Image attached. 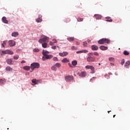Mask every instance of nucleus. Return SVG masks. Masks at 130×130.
Instances as JSON below:
<instances>
[{
    "label": "nucleus",
    "instance_id": "2f4dec72",
    "mask_svg": "<svg viewBox=\"0 0 130 130\" xmlns=\"http://www.w3.org/2000/svg\"><path fill=\"white\" fill-rule=\"evenodd\" d=\"M6 44H7V41H4L3 43L2 44V46L3 47H5V45H6Z\"/></svg>",
    "mask_w": 130,
    "mask_h": 130
},
{
    "label": "nucleus",
    "instance_id": "6e6552de",
    "mask_svg": "<svg viewBox=\"0 0 130 130\" xmlns=\"http://www.w3.org/2000/svg\"><path fill=\"white\" fill-rule=\"evenodd\" d=\"M73 79L74 77L71 76H68L65 78V80L67 82H71V81H73Z\"/></svg>",
    "mask_w": 130,
    "mask_h": 130
},
{
    "label": "nucleus",
    "instance_id": "6ab92c4d",
    "mask_svg": "<svg viewBox=\"0 0 130 130\" xmlns=\"http://www.w3.org/2000/svg\"><path fill=\"white\" fill-rule=\"evenodd\" d=\"M106 22H112V19L110 17H107L105 18Z\"/></svg>",
    "mask_w": 130,
    "mask_h": 130
},
{
    "label": "nucleus",
    "instance_id": "5701e85b",
    "mask_svg": "<svg viewBox=\"0 0 130 130\" xmlns=\"http://www.w3.org/2000/svg\"><path fill=\"white\" fill-rule=\"evenodd\" d=\"M6 70L8 72H12V71H13V69L12 68H11L10 67H6Z\"/></svg>",
    "mask_w": 130,
    "mask_h": 130
},
{
    "label": "nucleus",
    "instance_id": "a19ab883",
    "mask_svg": "<svg viewBox=\"0 0 130 130\" xmlns=\"http://www.w3.org/2000/svg\"><path fill=\"white\" fill-rule=\"evenodd\" d=\"M121 64L122 66H123V64H124V59H122L121 60Z\"/></svg>",
    "mask_w": 130,
    "mask_h": 130
},
{
    "label": "nucleus",
    "instance_id": "4468645a",
    "mask_svg": "<svg viewBox=\"0 0 130 130\" xmlns=\"http://www.w3.org/2000/svg\"><path fill=\"white\" fill-rule=\"evenodd\" d=\"M129 66H130V61H126L124 64V67L126 68V69H128L129 68Z\"/></svg>",
    "mask_w": 130,
    "mask_h": 130
},
{
    "label": "nucleus",
    "instance_id": "680f3d73",
    "mask_svg": "<svg viewBox=\"0 0 130 130\" xmlns=\"http://www.w3.org/2000/svg\"><path fill=\"white\" fill-rule=\"evenodd\" d=\"M115 116H116L115 115H113V117H114V118L115 117Z\"/></svg>",
    "mask_w": 130,
    "mask_h": 130
},
{
    "label": "nucleus",
    "instance_id": "7ed1b4c3",
    "mask_svg": "<svg viewBox=\"0 0 130 130\" xmlns=\"http://www.w3.org/2000/svg\"><path fill=\"white\" fill-rule=\"evenodd\" d=\"M49 41V38L46 36H45L44 38H43L42 39H40L39 40V43H42V42L48 43Z\"/></svg>",
    "mask_w": 130,
    "mask_h": 130
},
{
    "label": "nucleus",
    "instance_id": "603ef678",
    "mask_svg": "<svg viewBox=\"0 0 130 130\" xmlns=\"http://www.w3.org/2000/svg\"><path fill=\"white\" fill-rule=\"evenodd\" d=\"M2 53L4 54H7V50L5 51H2Z\"/></svg>",
    "mask_w": 130,
    "mask_h": 130
},
{
    "label": "nucleus",
    "instance_id": "49530a36",
    "mask_svg": "<svg viewBox=\"0 0 130 130\" xmlns=\"http://www.w3.org/2000/svg\"><path fill=\"white\" fill-rule=\"evenodd\" d=\"M49 44H50V45H51V46H53V45H54V43H53L52 42H50Z\"/></svg>",
    "mask_w": 130,
    "mask_h": 130
},
{
    "label": "nucleus",
    "instance_id": "f704fd0d",
    "mask_svg": "<svg viewBox=\"0 0 130 130\" xmlns=\"http://www.w3.org/2000/svg\"><path fill=\"white\" fill-rule=\"evenodd\" d=\"M83 19L82 18H80V17H79L78 19H77V21L78 22H82Z\"/></svg>",
    "mask_w": 130,
    "mask_h": 130
},
{
    "label": "nucleus",
    "instance_id": "f8f14e48",
    "mask_svg": "<svg viewBox=\"0 0 130 130\" xmlns=\"http://www.w3.org/2000/svg\"><path fill=\"white\" fill-rule=\"evenodd\" d=\"M94 17L96 20H100L102 18V16L99 14H95Z\"/></svg>",
    "mask_w": 130,
    "mask_h": 130
},
{
    "label": "nucleus",
    "instance_id": "2eb2a0df",
    "mask_svg": "<svg viewBox=\"0 0 130 130\" xmlns=\"http://www.w3.org/2000/svg\"><path fill=\"white\" fill-rule=\"evenodd\" d=\"M91 49L92 50H93V51L98 50L99 48L98 46L93 45L91 46Z\"/></svg>",
    "mask_w": 130,
    "mask_h": 130
},
{
    "label": "nucleus",
    "instance_id": "a878e982",
    "mask_svg": "<svg viewBox=\"0 0 130 130\" xmlns=\"http://www.w3.org/2000/svg\"><path fill=\"white\" fill-rule=\"evenodd\" d=\"M73 66H77L78 64V61L77 60H74L72 62Z\"/></svg>",
    "mask_w": 130,
    "mask_h": 130
},
{
    "label": "nucleus",
    "instance_id": "423d86ee",
    "mask_svg": "<svg viewBox=\"0 0 130 130\" xmlns=\"http://www.w3.org/2000/svg\"><path fill=\"white\" fill-rule=\"evenodd\" d=\"M78 75L81 78H85L87 76V72L86 71L81 72V73H78Z\"/></svg>",
    "mask_w": 130,
    "mask_h": 130
},
{
    "label": "nucleus",
    "instance_id": "f257e3e1",
    "mask_svg": "<svg viewBox=\"0 0 130 130\" xmlns=\"http://www.w3.org/2000/svg\"><path fill=\"white\" fill-rule=\"evenodd\" d=\"M98 43L99 44H105V43L109 44V43H110V40L106 38H103L98 41Z\"/></svg>",
    "mask_w": 130,
    "mask_h": 130
},
{
    "label": "nucleus",
    "instance_id": "de8ad7c7",
    "mask_svg": "<svg viewBox=\"0 0 130 130\" xmlns=\"http://www.w3.org/2000/svg\"><path fill=\"white\" fill-rule=\"evenodd\" d=\"M53 60H54V61H55L58 60V59L57 58V57H55L53 58Z\"/></svg>",
    "mask_w": 130,
    "mask_h": 130
},
{
    "label": "nucleus",
    "instance_id": "c756f323",
    "mask_svg": "<svg viewBox=\"0 0 130 130\" xmlns=\"http://www.w3.org/2000/svg\"><path fill=\"white\" fill-rule=\"evenodd\" d=\"M71 49L72 50H77V49H78V47H75L73 46L71 47Z\"/></svg>",
    "mask_w": 130,
    "mask_h": 130
},
{
    "label": "nucleus",
    "instance_id": "338daca9",
    "mask_svg": "<svg viewBox=\"0 0 130 130\" xmlns=\"http://www.w3.org/2000/svg\"><path fill=\"white\" fill-rule=\"evenodd\" d=\"M7 129H9V128H8Z\"/></svg>",
    "mask_w": 130,
    "mask_h": 130
},
{
    "label": "nucleus",
    "instance_id": "e433bc0d",
    "mask_svg": "<svg viewBox=\"0 0 130 130\" xmlns=\"http://www.w3.org/2000/svg\"><path fill=\"white\" fill-rule=\"evenodd\" d=\"M110 61H114V58L113 57H110L109 58Z\"/></svg>",
    "mask_w": 130,
    "mask_h": 130
},
{
    "label": "nucleus",
    "instance_id": "a211bd4d",
    "mask_svg": "<svg viewBox=\"0 0 130 130\" xmlns=\"http://www.w3.org/2000/svg\"><path fill=\"white\" fill-rule=\"evenodd\" d=\"M6 62H7L8 64H12L13 62V59H8L6 60Z\"/></svg>",
    "mask_w": 130,
    "mask_h": 130
},
{
    "label": "nucleus",
    "instance_id": "58836bf2",
    "mask_svg": "<svg viewBox=\"0 0 130 130\" xmlns=\"http://www.w3.org/2000/svg\"><path fill=\"white\" fill-rule=\"evenodd\" d=\"M83 46L86 47H87V45H88V44L86 42H83Z\"/></svg>",
    "mask_w": 130,
    "mask_h": 130
},
{
    "label": "nucleus",
    "instance_id": "a18cd8bd",
    "mask_svg": "<svg viewBox=\"0 0 130 130\" xmlns=\"http://www.w3.org/2000/svg\"><path fill=\"white\" fill-rule=\"evenodd\" d=\"M90 70H91V71H95V68L92 66H91V67H90Z\"/></svg>",
    "mask_w": 130,
    "mask_h": 130
},
{
    "label": "nucleus",
    "instance_id": "9d476101",
    "mask_svg": "<svg viewBox=\"0 0 130 130\" xmlns=\"http://www.w3.org/2000/svg\"><path fill=\"white\" fill-rule=\"evenodd\" d=\"M68 54H69V53H68V52H63L62 53H59V55L60 56H62V57H63L64 56H67Z\"/></svg>",
    "mask_w": 130,
    "mask_h": 130
},
{
    "label": "nucleus",
    "instance_id": "3c124183",
    "mask_svg": "<svg viewBox=\"0 0 130 130\" xmlns=\"http://www.w3.org/2000/svg\"><path fill=\"white\" fill-rule=\"evenodd\" d=\"M52 49H56V46H53L51 47Z\"/></svg>",
    "mask_w": 130,
    "mask_h": 130
},
{
    "label": "nucleus",
    "instance_id": "052dcab7",
    "mask_svg": "<svg viewBox=\"0 0 130 130\" xmlns=\"http://www.w3.org/2000/svg\"><path fill=\"white\" fill-rule=\"evenodd\" d=\"M110 112H111V111H108V113H109Z\"/></svg>",
    "mask_w": 130,
    "mask_h": 130
},
{
    "label": "nucleus",
    "instance_id": "8fccbe9b",
    "mask_svg": "<svg viewBox=\"0 0 130 130\" xmlns=\"http://www.w3.org/2000/svg\"><path fill=\"white\" fill-rule=\"evenodd\" d=\"M95 79H96V77H93L90 79V82H93V81H94V80H95Z\"/></svg>",
    "mask_w": 130,
    "mask_h": 130
},
{
    "label": "nucleus",
    "instance_id": "0eeeda50",
    "mask_svg": "<svg viewBox=\"0 0 130 130\" xmlns=\"http://www.w3.org/2000/svg\"><path fill=\"white\" fill-rule=\"evenodd\" d=\"M8 44L10 47L16 45V42L14 40H10L8 41Z\"/></svg>",
    "mask_w": 130,
    "mask_h": 130
},
{
    "label": "nucleus",
    "instance_id": "09e8293b",
    "mask_svg": "<svg viewBox=\"0 0 130 130\" xmlns=\"http://www.w3.org/2000/svg\"><path fill=\"white\" fill-rule=\"evenodd\" d=\"M105 77L107 79H109L110 78L109 76L107 74L105 75Z\"/></svg>",
    "mask_w": 130,
    "mask_h": 130
},
{
    "label": "nucleus",
    "instance_id": "4be33fe9",
    "mask_svg": "<svg viewBox=\"0 0 130 130\" xmlns=\"http://www.w3.org/2000/svg\"><path fill=\"white\" fill-rule=\"evenodd\" d=\"M6 51H7V54H10V55L14 54V52L10 50H6Z\"/></svg>",
    "mask_w": 130,
    "mask_h": 130
},
{
    "label": "nucleus",
    "instance_id": "39448f33",
    "mask_svg": "<svg viewBox=\"0 0 130 130\" xmlns=\"http://www.w3.org/2000/svg\"><path fill=\"white\" fill-rule=\"evenodd\" d=\"M96 58L95 57L89 56L87 58V61L88 62H93L95 61Z\"/></svg>",
    "mask_w": 130,
    "mask_h": 130
},
{
    "label": "nucleus",
    "instance_id": "7c9ffc66",
    "mask_svg": "<svg viewBox=\"0 0 130 130\" xmlns=\"http://www.w3.org/2000/svg\"><path fill=\"white\" fill-rule=\"evenodd\" d=\"M123 54H124V55H128V54H129V52H127V51H124L123 52Z\"/></svg>",
    "mask_w": 130,
    "mask_h": 130
},
{
    "label": "nucleus",
    "instance_id": "393cba45",
    "mask_svg": "<svg viewBox=\"0 0 130 130\" xmlns=\"http://www.w3.org/2000/svg\"><path fill=\"white\" fill-rule=\"evenodd\" d=\"M38 82H39V80H37L35 79L32 80V83L35 84V85L37 84V83H38Z\"/></svg>",
    "mask_w": 130,
    "mask_h": 130
},
{
    "label": "nucleus",
    "instance_id": "e2e57ef3",
    "mask_svg": "<svg viewBox=\"0 0 130 130\" xmlns=\"http://www.w3.org/2000/svg\"><path fill=\"white\" fill-rule=\"evenodd\" d=\"M101 64L100 63H99V66H101Z\"/></svg>",
    "mask_w": 130,
    "mask_h": 130
},
{
    "label": "nucleus",
    "instance_id": "72a5a7b5",
    "mask_svg": "<svg viewBox=\"0 0 130 130\" xmlns=\"http://www.w3.org/2000/svg\"><path fill=\"white\" fill-rule=\"evenodd\" d=\"M82 53H88V51L87 50H81Z\"/></svg>",
    "mask_w": 130,
    "mask_h": 130
},
{
    "label": "nucleus",
    "instance_id": "412c9836",
    "mask_svg": "<svg viewBox=\"0 0 130 130\" xmlns=\"http://www.w3.org/2000/svg\"><path fill=\"white\" fill-rule=\"evenodd\" d=\"M31 69V67L29 66H24L23 67V69L25 71H29Z\"/></svg>",
    "mask_w": 130,
    "mask_h": 130
},
{
    "label": "nucleus",
    "instance_id": "c03bdc74",
    "mask_svg": "<svg viewBox=\"0 0 130 130\" xmlns=\"http://www.w3.org/2000/svg\"><path fill=\"white\" fill-rule=\"evenodd\" d=\"M52 41H53V43H57V41L56 40V39H53L52 40Z\"/></svg>",
    "mask_w": 130,
    "mask_h": 130
},
{
    "label": "nucleus",
    "instance_id": "4c0bfd02",
    "mask_svg": "<svg viewBox=\"0 0 130 130\" xmlns=\"http://www.w3.org/2000/svg\"><path fill=\"white\" fill-rule=\"evenodd\" d=\"M91 67H92V66L87 65V66H85V69H87L89 70V69H91Z\"/></svg>",
    "mask_w": 130,
    "mask_h": 130
},
{
    "label": "nucleus",
    "instance_id": "f3484780",
    "mask_svg": "<svg viewBox=\"0 0 130 130\" xmlns=\"http://www.w3.org/2000/svg\"><path fill=\"white\" fill-rule=\"evenodd\" d=\"M48 53H49V52H48L46 50H43L42 54H43V55H44V56L47 55L48 54Z\"/></svg>",
    "mask_w": 130,
    "mask_h": 130
},
{
    "label": "nucleus",
    "instance_id": "0e129e2a",
    "mask_svg": "<svg viewBox=\"0 0 130 130\" xmlns=\"http://www.w3.org/2000/svg\"><path fill=\"white\" fill-rule=\"evenodd\" d=\"M90 54H93V53H90Z\"/></svg>",
    "mask_w": 130,
    "mask_h": 130
},
{
    "label": "nucleus",
    "instance_id": "c9c22d12",
    "mask_svg": "<svg viewBox=\"0 0 130 130\" xmlns=\"http://www.w3.org/2000/svg\"><path fill=\"white\" fill-rule=\"evenodd\" d=\"M4 82H6L5 80L1 79L0 80V85H3L4 84Z\"/></svg>",
    "mask_w": 130,
    "mask_h": 130
},
{
    "label": "nucleus",
    "instance_id": "6e6d98bb",
    "mask_svg": "<svg viewBox=\"0 0 130 130\" xmlns=\"http://www.w3.org/2000/svg\"><path fill=\"white\" fill-rule=\"evenodd\" d=\"M76 45H80V43H79V42H76Z\"/></svg>",
    "mask_w": 130,
    "mask_h": 130
},
{
    "label": "nucleus",
    "instance_id": "c85d7f7f",
    "mask_svg": "<svg viewBox=\"0 0 130 130\" xmlns=\"http://www.w3.org/2000/svg\"><path fill=\"white\" fill-rule=\"evenodd\" d=\"M62 62H68L69 60L67 58H64L61 60Z\"/></svg>",
    "mask_w": 130,
    "mask_h": 130
},
{
    "label": "nucleus",
    "instance_id": "1a4fd4ad",
    "mask_svg": "<svg viewBox=\"0 0 130 130\" xmlns=\"http://www.w3.org/2000/svg\"><path fill=\"white\" fill-rule=\"evenodd\" d=\"M37 23H41L42 22V15H39V17L36 20Z\"/></svg>",
    "mask_w": 130,
    "mask_h": 130
},
{
    "label": "nucleus",
    "instance_id": "864d4df0",
    "mask_svg": "<svg viewBox=\"0 0 130 130\" xmlns=\"http://www.w3.org/2000/svg\"><path fill=\"white\" fill-rule=\"evenodd\" d=\"M76 53H77V54H79V53H82V50L81 51H77Z\"/></svg>",
    "mask_w": 130,
    "mask_h": 130
},
{
    "label": "nucleus",
    "instance_id": "ddd939ff",
    "mask_svg": "<svg viewBox=\"0 0 130 130\" xmlns=\"http://www.w3.org/2000/svg\"><path fill=\"white\" fill-rule=\"evenodd\" d=\"M2 22H3V23H5V24H8V23H9V21L7 20V17L5 16L2 18Z\"/></svg>",
    "mask_w": 130,
    "mask_h": 130
},
{
    "label": "nucleus",
    "instance_id": "4d7b16f0",
    "mask_svg": "<svg viewBox=\"0 0 130 130\" xmlns=\"http://www.w3.org/2000/svg\"><path fill=\"white\" fill-rule=\"evenodd\" d=\"M91 74H95V70L92 71L91 72Z\"/></svg>",
    "mask_w": 130,
    "mask_h": 130
},
{
    "label": "nucleus",
    "instance_id": "9b49d317",
    "mask_svg": "<svg viewBox=\"0 0 130 130\" xmlns=\"http://www.w3.org/2000/svg\"><path fill=\"white\" fill-rule=\"evenodd\" d=\"M11 35L12 37H18V36H19V32L17 31H14L12 33Z\"/></svg>",
    "mask_w": 130,
    "mask_h": 130
},
{
    "label": "nucleus",
    "instance_id": "69168bd1",
    "mask_svg": "<svg viewBox=\"0 0 130 130\" xmlns=\"http://www.w3.org/2000/svg\"><path fill=\"white\" fill-rule=\"evenodd\" d=\"M57 47H58H58H59L58 46H57Z\"/></svg>",
    "mask_w": 130,
    "mask_h": 130
},
{
    "label": "nucleus",
    "instance_id": "20e7f679",
    "mask_svg": "<svg viewBox=\"0 0 130 130\" xmlns=\"http://www.w3.org/2000/svg\"><path fill=\"white\" fill-rule=\"evenodd\" d=\"M53 57V55H46V56H43L42 57V60L44 61L46 60V59H51Z\"/></svg>",
    "mask_w": 130,
    "mask_h": 130
},
{
    "label": "nucleus",
    "instance_id": "bb28decb",
    "mask_svg": "<svg viewBox=\"0 0 130 130\" xmlns=\"http://www.w3.org/2000/svg\"><path fill=\"white\" fill-rule=\"evenodd\" d=\"M56 66V68H60V67H61V64H60V63H56V64H54Z\"/></svg>",
    "mask_w": 130,
    "mask_h": 130
},
{
    "label": "nucleus",
    "instance_id": "ea45409f",
    "mask_svg": "<svg viewBox=\"0 0 130 130\" xmlns=\"http://www.w3.org/2000/svg\"><path fill=\"white\" fill-rule=\"evenodd\" d=\"M94 55H96V56H99V53L97 52H94L93 53Z\"/></svg>",
    "mask_w": 130,
    "mask_h": 130
},
{
    "label": "nucleus",
    "instance_id": "bf43d9fd",
    "mask_svg": "<svg viewBox=\"0 0 130 130\" xmlns=\"http://www.w3.org/2000/svg\"><path fill=\"white\" fill-rule=\"evenodd\" d=\"M87 42H88V43H90V42H91V40H87Z\"/></svg>",
    "mask_w": 130,
    "mask_h": 130
},
{
    "label": "nucleus",
    "instance_id": "473e14b6",
    "mask_svg": "<svg viewBox=\"0 0 130 130\" xmlns=\"http://www.w3.org/2000/svg\"><path fill=\"white\" fill-rule=\"evenodd\" d=\"M34 52H39V49L38 48H35L33 50Z\"/></svg>",
    "mask_w": 130,
    "mask_h": 130
},
{
    "label": "nucleus",
    "instance_id": "5fc2aeb1",
    "mask_svg": "<svg viewBox=\"0 0 130 130\" xmlns=\"http://www.w3.org/2000/svg\"><path fill=\"white\" fill-rule=\"evenodd\" d=\"M21 63H26V61L22 60V61H21Z\"/></svg>",
    "mask_w": 130,
    "mask_h": 130
},
{
    "label": "nucleus",
    "instance_id": "cd10ccee",
    "mask_svg": "<svg viewBox=\"0 0 130 130\" xmlns=\"http://www.w3.org/2000/svg\"><path fill=\"white\" fill-rule=\"evenodd\" d=\"M51 69L52 71H56V70H57L55 65L52 66Z\"/></svg>",
    "mask_w": 130,
    "mask_h": 130
},
{
    "label": "nucleus",
    "instance_id": "b1692460",
    "mask_svg": "<svg viewBox=\"0 0 130 130\" xmlns=\"http://www.w3.org/2000/svg\"><path fill=\"white\" fill-rule=\"evenodd\" d=\"M42 46L43 47V48H47V43H43L42 44Z\"/></svg>",
    "mask_w": 130,
    "mask_h": 130
},
{
    "label": "nucleus",
    "instance_id": "37998d69",
    "mask_svg": "<svg viewBox=\"0 0 130 130\" xmlns=\"http://www.w3.org/2000/svg\"><path fill=\"white\" fill-rule=\"evenodd\" d=\"M70 21H71V19H70L69 18H67L65 21L66 23H69V22H70Z\"/></svg>",
    "mask_w": 130,
    "mask_h": 130
},
{
    "label": "nucleus",
    "instance_id": "13d9d810",
    "mask_svg": "<svg viewBox=\"0 0 130 130\" xmlns=\"http://www.w3.org/2000/svg\"><path fill=\"white\" fill-rule=\"evenodd\" d=\"M69 66L70 67V68H72V64H71V63H69Z\"/></svg>",
    "mask_w": 130,
    "mask_h": 130
},
{
    "label": "nucleus",
    "instance_id": "79ce46f5",
    "mask_svg": "<svg viewBox=\"0 0 130 130\" xmlns=\"http://www.w3.org/2000/svg\"><path fill=\"white\" fill-rule=\"evenodd\" d=\"M13 58H14V59L17 60V59H18V58H19V56H18V55L14 56L13 57Z\"/></svg>",
    "mask_w": 130,
    "mask_h": 130
},
{
    "label": "nucleus",
    "instance_id": "dca6fc26",
    "mask_svg": "<svg viewBox=\"0 0 130 130\" xmlns=\"http://www.w3.org/2000/svg\"><path fill=\"white\" fill-rule=\"evenodd\" d=\"M100 49H101V50H107V49H108V47L104 46H101L100 47Z\"/></svg>",
    "mask_w": 130,
    "mask_h": 130
},
{
    "label": "nucleus",
    "instance_id": "f03ea898",
    "mask_svg": "<svg viewBox=\"0 0 130 130\" xmlns=\"http://www.w3.org/2000/svg\"><path fill=\"white\" fill-rule=\"evenodd\" d=\"M40 64L38 62H34L30 64V69L32 71H34L35 69H39Z\"/></svg>",
    "mask_w": 130,
    "mask_h": 130
},
{
    "label": "nucleus",
    "instance_id": "aec40b11",
    "mask_svg": "<svg viewBox=\"0 0 130 130\" xmlns=\"http://www.w3.org/2000/svg\"><path fill=\"white\" fill-rule=\"evenodd\" d=\"M67 40L69 41V42H72V41H74L75 40V38L74 37L68 38Z\"/></svg>",
    "mask_w": 130,
    "mask_h": 130
}]
</instances>
